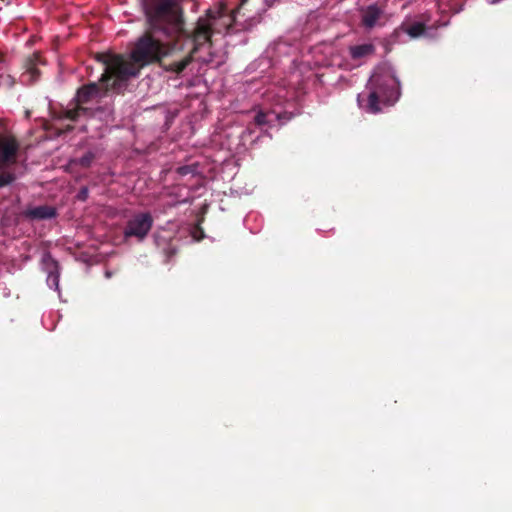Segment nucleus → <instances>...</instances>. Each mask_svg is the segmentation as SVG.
<instances>
[{
	"mask_svg": "<svg viewBox=\"0 0 512 512\" xmlns=\"http://www.w3.org/2000/svg\"><path fill=\"white\" fill-rule=\"evenodd\" d=\"M375 50V46L372 43H364L350 47V55L354 60H357L373 55Z\"/></svg>",
	"mask_w": 512,
	"mask_h": 512,
	"instance_id": "10",
	"label": "nucleus"
},
{
	"mask_svg": "<svg viewBox=\"0 0 512 512\" xmlns=\"http://www.w3.org/2000/svg\"><path fill=\"white\" fill-rule=\"evenodd\" d=\"M152 226L153 218L149 212L137 213L127 221L123 233L125 238L135 237L138 241H142Z\"/></svg>",
	"mask_w": 512,
	"mask_h": 512,
	"instance_id": "4",
	"label": "nucleus"
},
{
	"mask_svg": "<svg viewBox=\"0 0 512 512\" xmlns=\"http://www.w3.org/2000/svg\"><path fill=\"white\" fill-rule=\"evenodd\" d=\"M42 63L41 56L34 53L24 61L25 72L22 74V81L27 83H33L40 77V70L38 64Z\"/></svg>",
	"mask_w": 512,
	"mask_h": 512,
	"instance_id": "7",
	"label": "nucleus"
},
{
	"mask_svg": "<svg viewBox=\"0 0 512 512\" xmlns=\"http://www.w3.org/2000/svg\"><path fill=\"white\" fill-rule=\"evenodd\" d=\"M195 172V168L191 165H184L177 169V173L181 176H186L188 174H193Z\"/></svg>",
	"mask_w": 512,
	"mask_h": 512,
	"instance_id": "15",
	"label": "nucleus"
},
{
	"mask_svg": "<svg viewBox=\"0 0 512 512\" xmlns=\"http://www.w3.org/2000/svg\"><path fill=\"white\" fill-rule=\"evenodd\" d=\"M16 179L13 172L6 170V168L0 169V188L10 185Z\"/></svg>",
	"mask_w": 512,
	"mask_h": 512,
	"instance_id": "12",
	"label": "nucleus"
},
{
	"mask_svg": "<svg viewBox=\"0 0 512 512\" xmlns=\"http://www.w3.org/2000/svg\"><path fill=\"white\" fill-rule=\"evenodd\" d=\"M186 33V35H183L175 39L174 41L177 44V42L181 39H190L193 43V48L187 55H191V57L193 58V54L198 51L200 46L211 41L212 29L208 23H206L203 20H199L194 31L190 33L186 29Z\"/></svg>",
	"mask_w": 512,
	"mask_h": 512,
	"instance_id": "5",
	"label": "nucleus"
},
{
	"mask_svg": "<svg viewBox=\"0 0 512 512\" xmlns=\"http://www.w3.org/2000/svg\"><path fill=\"white\" fill-rule=\"evenodd\" d=\"M88 194H89L88 188L82 187L77 195V198L81 201H85L88 198Z\"/></svg>",
	"mask_w": 512,
	"mask_h": 512,
	"instance_id": "16",
	"label": "nucleus"
},
{
	"mask_svg": "<svg viewBox=\"0 0 512 512\" xmlns=\"http://www.w3.org/2000/svg\"><path fill=\"white\" fill-rule=\"evenodd\" d=\"M400 29L407 33L410 38H418L420 37L422 34H424L425 30H426V26L424 23H421V22H415V23H412L411 25H402L400 27Z\"/></svg>",
	"mask_w": 512,
	"mask_h": 512,
	"instance_id": "11",
	"label": "nucleus"
},
{
	"mask_svg": "<svg viewBox=\"0 0 512 512\" xmlns=\"http://www.w3.org/2000/svg\"><path fill=\"white\" fill-rule=\"evenodd\" d=\"M140 1L148 29L135 43L130 59L114 53L96 55V60L104 66L101 80L109 89H125L128 80L150 64L158 63L165 71L180 74L192 62L191 55L167 60L176 50L174 40L187 34L179 0Z\"/></svg>",
	"mask_w": 512,
	"mask_h": 512,
	"instance_id": "1",
	"label": "nucleus"
},
{
	"mask_svg": "<svg viewBox=\"0 0 512 512\" xmlns=\"http://www.w3.org/2000/svg\"><path fill=\"white\" fill-rule=\"evenodd\" d=\"M176 252V249L171 245H169L168 248L164 250L167 260L171 259L176 254Z\"/></svg>",
	"mask_w": 512,
	"mask_h": 512,
	"instance_id": "17",
	"label": "nucleus"
},
{
	"mask_svg": "<svg viewBox=\"0 0 512 512\" xmlns=\"http://www.w3.org/2000/svg\"><path fill=\"white\" fill-rule=\"evenodd\" d=\"M384 12L383 10L378 7L377 5H369L364 10H362V18L361 22L362 25L366 29H372L376 26L378 20L383 16Z\"/></svg>",
	"mask_w": 512,
	"mask_h": 512,
	"instance_id": "9",
	"label": "nucleus"
},
{
	"mask_svg": "<svg viewBox=\"0 0 512 512\" xmlns=\"http://www.w3.org/2000/svg\"><path fill=\"white\" fill-rule=\"evenodd\" d=\"M25 218L30 220H44L51 219L56 216L55 208L48 205H40L36 207H29L24 212Z\"/></svg>",
	"mask_w": 512,
	"mask_h": 512,
	"instance_id": "8",
	"label": "nucleus"
},
{
	"mask_svg": "<svg viewBox=\"0 0 512 512\" xmlns=\"http://www.w3.org/2000/svg\"><path fill=\"white\" fill-rule=\"evenodd\" d=\"M367 89L368 94H359L357 101L361 108L372 114L381 112L384 106L393 105L400 97V81L388 64L377 67Z\"/></svg>",
	"mask_w": 512,
	"mask_h": 512,
	"instance_id": "2",
	"label": "nucleus"
},
{
	"mask_svg": "<svg viewBox=\"0 0 512 512\" xmlns=\"http://www.w3.org/2000/svg\"><path fill=\"white\" fill-rule=\"evenodd\" d=\"M124 89L117 90L115 88L107 87L105 83L102 82L101 78L99 82H91L89 84L83 85L77 90L75 97V104L72 107H66L62 109L59 114V119H68L70 121H77L81 115H84L88 112V109L83 105L91 102L94 99L101 98L105 96L109 91H113L115 93H122Z\"/></svg>",
	"mask_w": 512,
	"mask_h": 512,
	"instance_id": "3",
	"label": "nucleus"
},
{
	"mask_svg": "<svg viewBox=\"0 0 512 512\" xmlns=\"http://www.w3.org/2000/svg\"><path fill=\"white\" fill-rule=\"evenodd\" d=\"M246 133H249V134H252L253 133V129H252V124H249L245 130Z\"/></svg>",
	"mask_w": 512,
	"mask_h": 512,
	"instance_id": "18",
	"label": "nucleus"
},
{
	"mask_svg": "<svg viewBox=\"0 0 512 512\" xmlns=\"http://www.w3.org/2000/svg\"><path fill=\"white\" fill-rule=\"evenodd\" d=\"M268 123L267 121V114L260 111L258 112L254 117V125L256 126H264Z\"/></svg>",
	"mask_w": 512,
	"mask_h": 512,
	"instance_id": "14",
	"label": "nucleus"
},
{
	"mask_svg": "<svg viewBox=\"0 0 512 512\" xmlns=\"http://www.w3.org/2000/svg\"><path fill=\"white\" fill-rule=\"evenodd\" d=\"M95 159V154L91 151L86 152L83 156L73 160V163L80 165L82 168H88Z\"/></svg>",
	"mask_w": 512,
	"mask_h": 512,
	"instance_id": "13",
	"label": "nucleus"
},
{
	"mask_svg": "<svg viewBox=\"0 0 512 512\" xmlns=\"http://www.w3.org/2000/svg\"><path fill=\"white\" fill-rule=\"evenodd\" d=\"M19 147V142L14 136H0V169L17 162Z\"/></svg>",
	"mask_w": 512,
	"mask_h": 512,
	"instance_id": "6",
	"label": "nucleus"
}]
</instances>
